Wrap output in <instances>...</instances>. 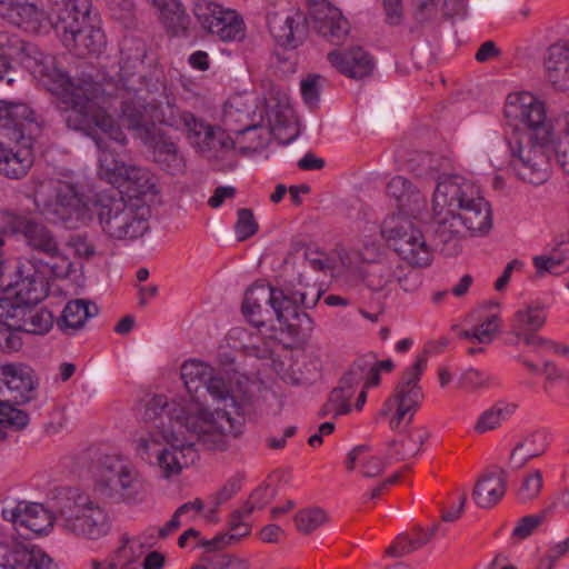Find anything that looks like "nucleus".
Instances as JSON below:
<instances>
[{
	"label": "nucleus",
	"mask_w": 569,
	"mask_h": 569,
	"mask_svg": "<svg viewBox=\"0 0 569 569\" xmlns=\"http://www.w3.org/2000/svg\"><path fill=\"white\" fill-rule=\"evenodd\" d=\"M96 315L97 308L91 302L83 299L71 300L64 306L58 327L63 332L73 333Z\"/></svg>",
	"instance_id": "obj_35"
},
{
	"label": "nucleus",
	"mask_w": 569,
	"mask_h": 569,
	"mask_svg": "<svg viewBox=\"0 0 569 569\" xmlns=\"http://www.w3.org/2000/svg\"><path fill=\"white\" fill-rule=\"evenodd\" d=\"M57 526L67 535L98 540L110 531L107 510L90 496L69 491L57 513Z\"/></svg>",
	"instance_id": "obj_9"
},
{
	"label": "nucleus",
	"mask_w": 569,
	"mask_h": 569,
	"mask_svg": "<svg viewBox=\"0 0 569 569\" xmlns=\"http://www.w3.org/2000/svg\"><path fill=\"white\" fill-rule=\"evenodd\" d=\"M332 256L338 263L337 269H335L336 276L359 272L365 260L359 250L345 247L336 248Z\"/></svg>",
	"instance_id": "obj_42"
},
{
	"label": "nucleus",
	"mask_w": 569,
	"mask_h": 569,
	"mask_svg": "<svg viewBox=\"0 0 569 569\" xmlns=\"http://www.w3.org/2000/svg\"><path fill=\"white\" fill-rule=\"evenodd\" d=\"M183 126L187 139L201 157L208 160H220L234 148V141L220 127L184 112Z\"/></svg>",
	"instance_id": "obj_15"
},
{
	"label": "nucleus",
	"mask_w": 569,
	"mask_h": 569,
	"mask_svg": "<svg viewBox=\"0 0 569 569\" xmlns=\"http://www.w3.org/2000/svg\"><path fill=\"white\" fill-rule=\"evenodd\" d=\"M214 368L200 360L191 359L184 361L180 368V377L186 389L191 395L206 386L211 378Z\"/></svg>",
	"instance_id": "obj_39"
},
{
	"label": "nucleus",
	"mask_w": 569,
	"mask_h": 569,
	"mask_svg": "<svg viewBox=\"0 0 569 569\" xmlns=\"http://www.w3.org/2000/svg\"><path fill=\"white\" fill-rule=\"evenodd\" d=\"M323 78L319 74H309L301 81V93L309 106H316L319 101V92Z\"/></svg>",
	"instance_id": "obj_54"
},
{
	"label": "nucleus",
	"mask_w": 569,
	"mask_h": 569,
	"mask_svg": "<svg viewBox=\"0 0 569 569\" xmlns=\"http://www.w3.org/2000/svg\"><path fill=\"white\" fill-rule=\"evenodd\" d=\"M351 396L352 393L345 390V387L333 389L330 393L329 401L325 407L323 415L332 412L335 417H338L340 415L348 413L350 411L349 399Z\"/></svg>",
	"instance_id": "obj_47"
},
{
	"label": "nucleus",
	"mask_w": 569,
	"mask_h": 569,
	"mask_svg": "<svg viewBox=\"0 0 569 569\" xmlns=\"http://www.w3.org/2000/svg\"><path fill=\"white\" fill-rule=\"evenodd\" d=\"M393 270L387 263L372 264L366 271L367 286L373 291H382L391 282Z\"/></svg>",
	"instance_id": "obj_43"
},
{
	"label": "nucleus",
	"mask_w": 569,
	"mask_h": 569,
	"mask_svg": "<svg viewBox=\"0 0 569 569\" xmlns=\"http://www.w3.org/2000/svg\"><path fill=\"white\" fill-rule=\"evenodd\" d=\"M0 130L6 131L7 140H16L22 134L32 137L40 126L28 104L0 101Z\"/></svg>",
	"instance_id": "obj_25"
},
{
	"label": "nucleus",
	"mask_w": 569,
	"mask_h": 569,
	"mask_svg": "<svg viewBox=\"0 0 569 569\" xmlns=\"http://www.w3.org/2000/svg\"><path fill=\"white\" fill-rule=\"evenodd\" d=\"M3 231L7 233H22L27 243L34 250L47 254V260L51 263L61 262V258H69L62 252L56 239L41 223L28 220L27 218L7 212L3 214Z\"/></svg>",
	"instance_id": "obj_18"
},
{
	"label": "nucleus",
	"mask_w": 569,
	"mask_h": 569,
	"mask_svg": "<svg viewBox=\"0 0 569 569\" xmlns=\"http://www.w3.org/2000/svg\"><path fill=\"white\" fill-rule=\"evenodd\" d=\"M305 258L309 264L317 271L331 272L335 274L338 263L333 260V256H328L317 249L307 248L305 250Z\"/></svg>",
	"instance_id": "obj_51"
},
{
	"label": "nucleus",
	"mask_w": 569,
	"mask_h": 569,
	"mask_svg": "<svg viewBox=\"0 0 569 569\" xmlns=\"http://www.w3.org/2000/svg\"><path fill=\"white\" fill-rule=\"evenodd\" d=\"M503 112L516 122L506 137L510 170L526 183L542 184L549 178L548 150L552 142L545 102L529 92H515L507 97Z\"/></svg>",
	"instance_id": "obj_1"
},
{
	"label": "nucleus",
	"mask_w": 569,
	"mask_h": 569,
	"mask_svg": "<svg viewBox=\"0 0 569 569\" xmlns=\"http://www.w3.org/2000/svg\"><path fill=\"white\" fill-rule=\"evenodd\" d=\"M93 491L101 498L131 501L138 492L139 470L120 457H104L91 467Z\"/></svg>",
	"instance_id": "obj_10"
},
{
	"label": "nucleus",
	"mask_w": 569,
	"mask_h": 569,
	"mask_svg": "<svg viewBox=\"0 0 569 569\" xmlns=\"http://www.w3.org/2000/svg\"><path fill=\"white\" fill-rule=\"evenodd\" d=\"M330 521V516L320 507L311 506L300 509L293 517L297 531L310 536Z\"/></svg>",
	"instance_id": "obj_40"
},
{
	"label": "nucleus",
	"mask_w": 569,
	"mask_h": 569,
	"mask_svg": "<svg viewBox=\"0 0 569 569\" xmlns=\"http://www.w3.org/2000/svg\"><path fill=\"white\" fill-rule=\"evenodd\" d=\"M169 96L170 94L168 92L167 81H166L163 71L156 70L147 86V94L144 96V103H147V99H151L152 97H157L158 99H163Z\"/></svg>",
	"instance_id": "obj_59"
},
{
	"label": "nucleus",
	"mask_w": 569,
	"mask_h": 569,
	"mask_svg": "<svg viewBox=\"0 0 569 569\" xmlns=\"http://www.w3.org/2000/svg\"><path fill=\"white\" fill-rule=\"evenodd\" d=\"M517 406L513 403H497L491 408L485 410L478 418L475 425V431L485 433L497 429L502 420L516 412Z\"/></svg>",
	"instance_id": "obj_41"
},
{
	"label": "nucleus",
	"mask_w": 569,
	"mask_h": 569,
	"mask_svg": "<svg viewBox=\"0 0 569 569\" xmlns=\"http://www.w3.org/2000/svg\"><path fill=\"white\" fill-rule=\"evenodd\" d=\"M547 320L546 307L539 302H531L519 308L511 319L512 333L521 339L527 346L543 343L541 338L536 337Z\"/></svg>",
	"instance_id": "obj_27"
},
{
	"label": "nucleus",
	"mask_w": 569,
	"mask_h": 569,
	"mask_svg": "<svg viewBox=\"0 0 569 569\" xmlns=\"http://www.w3.org/2000/svg\"><path fill=\"white\" fill-rule=\"evenodd\" d=\"M4 520L11 522L17 530H26L24 535L48 533L54 522L52 513L42 505L28 501H19L6 506L2 509Z\"/></svg>",
	"instance_id": "obj_20"
},
{
	"label": "nucleus",
	"mask_w": 569,
	"mask_h": 569,
	"mask_svg": "<svg viewBox=\"0 0 569 569\" xmlns=\"http://www.w3.org/2000/svg\"><path fill=\"white\" fill-rule=\"evenodd\" d=\"M98 84L84 82L82 90L70 96L63 103V118L70 129L82 131L91 137L100 150L98 160L99 176L117 188L123 187L132 176L133 169L126 167L114 154L110 143L123 144L126 137L120 127L99 104Z\"/></svg>",
	"instance_id": "obj_3"
},
{
	"label": "nucleus",
	"mask_w": 569,
	"mask_h": 569,
	"mask_svg": "<svg viewBox=\"0 0 569 569\" xmlns=\"http://www.w3.org/2000/svg\"><path fill=\"white\" fill-rule=\"evenodd\" d=\"M149 465L166 480L179 477L182 470L192 465L197 452L192 443H169L161 446L156 440L144 442Z\"/></svg>",
	"instance_id": "obj_17"
},
{
	"label": "nucleus",
	"mask_w": 569,
	"mask_h": 569,
	"mask_svg": "<svg viewBox=\"0 0 569 569\" xmlns=\"http://www.w3.org/2000/svg\"><path fill=\"white\" fill-rule=\"evenodd\" d=\"M53 560L40 548L19 541H0V569H54Z\"/></svg>",
	"instance_id": "obj_22"
},
{
	"label": "nucleus",
	"mask_w": 569,
	"mask_h": 569,
	"mask_svg": "<svg viewBox=\"0 0 569 569\" xmlns=\"http://www.w3.org/2000/svg\"><path fill=\"white\" fill-rule=\"evenodd\" d=\"M1 379L16 399L29 401L36 388L31 368L22 363H9L0 368Z\"/></svg>",
	"instance_id": "obj_31"
},
{
	"label": "nucleus",
	"mask_w": 569,
	"mask_h": 569,
	"mask_svg": "<svg viewBox=\"0 0 569 569\" xmlns=\"http://www.w3.org/2000/svg\"><path fill=\"white\" fill-rule=\"evenodd\" d=\"M328 60L340 73L352 79L368 77L373 69L370 56L360 47L331 51Z\"/></svg>",
	"instance_id": "obj_30"
},
{
	"label": "nucleus",
	"mask_w": 569,
	"mask_h": 569,
	"mask_svg": "<svg viewBox=\"0 0 569 569\" xmlns=\"http://www.w3.org/2000/svg\"><path fill=\"white\" fill-rule=\"evenodd\" d=\"M387 193L396 201L399 212L403 217H418L427 207L421 191L407 178L393 177L387 184Z\"/></svg>",
	"instance_id": "obj_28"
},
{
	"label": "nucleus",
	"mask_w": 569,
	"mask_h": 569,
	"mask_svg": "<svg viewBox=\"0 0 569 569\" xmlns=\"http://www.w3.org/2000/svg\"><path fill=\"white\" fill-rule=\"evenodd\" d=\"M144 204H147L150 216L164 204L162 188L156 177L144 180Z\"/></svg>",
	"instance_id": "obj_50"
},
{
	"label": "nucleus",
	"mask_w": 569,
	"mask_h": 569,
	"mask_svg": "<svg viewBox=\"0 0 569 569\" xmlns=\"http://www.w3.org/2000/svg\"><path fill=\"white\" fill-rule=\"evenodd\" d=\"M543 518V513L530 515L521 518L513 529L512 536L518 539H526L541 525Z\"/></svg>",
	"instance_id": "obj_62"
},
{
	"label": "nucleus",
	"mask_w": 569,
	"mask_h": 569,
	"mask_svg": "<svg viewBox=\"0 0 569 569\" xmlns=\"http://www.w3.org/2000/svg\"><path fill=\"white\" fill-rule=\"evenodd\" d=\"M134 542L126 543L118 551L113 560L92 561V569H120L127 563V560L132 556Z\"/></svg>",
	"instance_id": "obj_60"
},
{
	"label": "nucleus",
	"mask_w": 569,
	"mask_h": 569,
	"mask_svg": "<svg viewBox=\"0 0 569 569\" xmlns=\"http://www.w3.org/2000/svg\"><path fill=\"white\" fill-rule=\"evenodd\" d=\"M22 66L31 71L52 94L62 103H68L70 96L82 90L84 82L71 81L56 66V59L43 54L28 44L18 33L10 30L0 31V79H4L3 70Z\"/></svg>",
	"instance_id": "obj_5"
},
{
	"label": "nucleus",
	"mask_w": 569,
	"mask_h": 569,
	"mask_svg": "<svg viewBox=\"0 0 569 569\" xmlns=\"http://www.w3.org/2000/svg\"><path fill=\"white\" fill-rule=\"evenodd\" d=\"M393 278L397 279L400 288L405 292H415L421 286V277L420 273L412 269H405L402 267H398L396 271H393Z\"/></svg>",
	"instance_id": "obj_53"
},
{
	"label": "nucleus",
	"mask_w": 569,
	"mask_h": 569,
	"mask_svg": "<svg viewBox=\"0 0 569 569\" xmlns=\"http://www.w3.org/2000/svg\"><path fill=\"white\" fill-rule=\"evenodd\" d=\"M545 70L549 83L556 90L569 88V46L555 43L549 47L545 60Z\"/></svg>",
	"instance_id": "obj_32"
},
{
	"label": "nucleus",
	"mask_w": 569,
	"mask_h": 569,
	"mask_svg": "<svg viewBox=\"0 0 569 569\" xmlns=\"http://www.w3.org/2000/svg\"><path fill=\"white\" fill-rule=\"evenodd\" d=\"M441 226L435 227V237L441 243L463 237L487 234L492 227V211L489 202L480 194L472 197L451 219Z\"/></svg>",
	"instance_id": "obj_12"
},
{
	"label": "nucleus",
	"mask_w": 569,
	"mask_h": 569,
	"mask_svg": "<svg viewBox=\"0 0 569 569\" xmlns=\"http://www.w3.org/2000/svg\"><path fill=\"white\" fill-rule=\"evenodd\" d=\"M33 163L32 137L22 134L16 140H0V174L19 180L28 174Z\"/></svg>",
	"instance_id": "obj_19"
},
{
	"label": "nucleus",
	"mask_w": 569,
	"mask_h": 569,
	"mask_svg": "<svg viewBox=\"0 0 569 569\" xmlns=\"http://www.w3.org/2000/svg\"><path fill=\"white\" fill-rule=\"evenodd\" d=\"M29 422V416L21 409L7 402H0V428L21 429Z\"/></svg>",
	"instance_id": "obj_45"
},
{
	"label": "nucleus",
	"mask_w": 569,
	"mask_h": 569,
	"mask_svg": "<svg viewBox=\"0 0 569 569\" xmlns=\"http://www.w3.org/2000/svg\"><path fill=\"white\" fill-rule=\"evenodd\" d=\"M37 210L52 222L77 228L90 219L88 206L77 193L72 181L58 177H32L27 183Z\"/></svg>",
	"instance_id": "obj_7"
},
{
	"label": "nucleus",
	"mask_w": 569,
	"mask_h": 569,
	"mask_svg": "<svg viewBox=\"0 0 569 569\" xmlns=\"http://www.w3.org/2000/svg\"><path fill=\"white\" fill-rule=\"evenodd\" d=\"M310 16L317 31L332 42L339 43L348 34L347 20L343 19L340 10L329 2L321 0L312 3Z\"/></svg>",
	"instance_id": "obj_29"
},
{
	"label": "nucleus",
	"mask_w": 569,
	"mask_h": 569,
	"mask_svg": "<svg viewBox=\"0 0 569 569\" xmlns=\"http://www.w3.org/2000/svg\"><path fill=\"white\" fill-rule=\"evenodd\" d=\"M367 371V361L359 359L356 361L348 373L341 379L340 387H345V390H349L353 385H357L361 379L365 378Z\"/></svg>",
	"instance_id": "obj_63"
},
{
	"label": "nucleus",
	"mask_w": 569,
	"mask_h": 569,
	"mask_svg": "<svg viewBox=\"0 0 569 569\" xmlns=\"http://www.w3.org/2000/svg\"><path fill=\"white\" fill-rule=\"evenodd\" d=\"M413 18L423 23L432 20L437 14L436 0H411Z\"/></svg>",
	"instance_id": "obj_61"
},
{
	"label": "nucleus",
	"mask_w": 569,
	"mask_h": 569,
	"mask_svg": "<svg viewBox=\"0 0 569 569\" xmlns=\"http://www.w3.org/2000/svg\"><path fill=\"white\" fill-rule=\"evenodd\" d=\"M63 46L79 52H98L104 44L100 28L90 24L88 0H66L47 17Z\"/></svg>",
	"instance_id": "obj_8"
},
{
	"label": "nucleus",
	"mask_w": 569,
	"mask_h": 569,
	"mask_svg": "<svg viewBox=\"0 0 569 569\" xmlns=\"http://www.w3.org/2000/svg\"><path fill=\"white\" fill-rule=\"evenodd\" d=\"M149 158L161 170L170 173H181L186 168V159L177 143L161 130H154L144 139Z\"/></svg>",
	"instance_id": "obj_26"
},
{
	"label": "nucleus",
	"mask_w": 569,
	"mask_h": 569,
	"mask_svg": "<svg viewBox=\"0 0 569 569\" xmlns=\"http://www.w3.org/2000/svg\"><path fill=\"white\" fill-rule=\"evenodd\" d=\"M426 358L418 357L415 363L403 375L402 381L397 388L393 400H389L387 406L391 407L392 402L397 403V411L390 419L391 429H397L407 413L415 410L420 403L423 395L418 387L420 376L426 367Z\"/></svg>",
	"instance_id": "obj_21"
},
{
	"label": "nucleus",
	"mask_w": 569,
	"mask_h": 569,
	"mask_svg": "<svg viewBox=\"0 0 569 569\" xmlns=\"http://www.w3.org/2000/svg\"><path fill=\"white\" fill-rule=\"evenodd\" d=\"M349 471L359 470L363 478H376L385 468L383 461L369 452V447L358 446L353 448L347 456L346 461Z\"/></svg>",
	"instance_id": "obj_38"
},
{
	"label": "nucleus",
	"mask_w": 569,
	"mask_h": 569,
	"mask_svg": "<svg viewBox=\"0 0 569 569\" xmlns=\"http://www.w3.org/2000/svg\"><path fill=\"white\" fill-rule=\"evenodd\" d=\"M478 192V187L461 176L442 177L432 196L433 228L445 226L448 219H451Z\"/></svg>",
	"instance_id": "obj_14"
},
{
	"label": "nucleus",
	"mask_w": 569,
	"mask_h": 569,
	"mask_svg": "<svg viewBox=\"0 0 569 569\" xmlns=\"http://www.w3.org/2000/svg\"><path fill=\"white\" fill-rule=\"evenodd\" d=\"M459 383L470 391H478L489 388L491 378L477 368H469L462 372Z\"/></svg>",
	"instance_id": "obj_49"
},
{
	"label": "nucleus",
	"mask_w": 569,
	"mask_h": 569,
	"mask_svg": "<svg viewBox=\"0 0 569 569\" xmlns=\"http://www.w3.org/2000/svg\"><path fill=\"white\" fill-rule=\"evenodd\" d=\"M543 485L542 473L539 470L528 472L517 491V497L522 502L538 498Z\"/></svg>",
	"instance_id": "obj_44"
},
{
	"label": "nucleus",
	"mask_w": 569,
	"mask_h": 569,
	"mask_svg": "<svg viewBox=\"0 0 569 569\" xmlns=\"http://www.w3.org/2000/svg\"><path fill=\"white\" fill-rule=\"evenodd\" d=\"M201 27L221 41H240L246 36L241 16L211 1H199L193 9Z\"/></svg>",
	"instance_id": "obj_16"
},
{
	"label": "nucleus",
	"mask_w": 569,
	"mask_h": 569,
	"mask_svg": "<svg viewBox=\"0 0 569 569\" xmlns=\"http://www.w3.org/2000/svg\"><path fill=\"white\" fill-rule=\"evenodd\" d=\"M555 152L558 163L569 174V114L566 118L562 133L558 138Z\"/></svg>",
	"instance_id": "obj_55"
},
{
	"label": "nucleus",
	"mask_w": 569,
	"mask_h": 569,
	"mask_svg": "<svg viewBox=\"0 0 569 569\" xmlns=\"http://www.w3.org/2000/svg\"><path fill=\"white\" fill-rule=\"evenodd\" d=\"M273 497L274 490L269 485L258 487L244 503V512L252 513L256 509H263Z\"/></svg>",
	"instance_id": "obj_52"
},
{
	"label": "nucleus",
	"mask_w": 569,
	"mask_h": 569,
	"mask_svg": "<svg viewBox=\"0 0 569 569\" xmlns=\"http://www.w3.org/2000/svg\"><path fill=\"white\" fill-rule=\"evenodd\" d=\"M322 290L316 283L306 281L303 274L288 281L281 287L254 284L247 292L242 303V312L249 322L257 327L272 325L273 317L280 328L291 336L311 329V319L299 308L311 309L317 306Z\"/></svg>",
	"instance_id": "obj_4"
},
{
	"label": "nucleus",
	"mask_w": 569,
	"mask_h": 569,
	"mask_svg": "<svg viewBox=\"0 0 569 569\" xmlns=\"http://www.w3.org/2000/svg\"><path fill=\"white\" fill-rule=\"evenodd\" d=\"M184 112H179L170 96L163 99L152 97L144 103V114L147 113L153 123L158 122L176 129L182 128Z\"/></svg>",
	"instance_id": "obj_36"
},
{
	"label": "nucleus",
	"mask_w": 569,
	"mask_h": 569,
	"mask_svg": "<svg viewBox=\"0 0 569 569\" xmlns=\"http://www.w3.org/2000/svg\"><path fill=\"white\" fill-rule=\"evenodd\" d=\"M542 446L535 447L533 440H525L519 442L510 453V461L516 468H522L531 458L539 457L543 453Z\"/></svg>",
	"instance_id": "obj_46"
},
{
	"label": "nucleus",
	"mask_w": 569,
	"mask_h": 569,
	"mask_svg": "<svg viewBox=\"0 0 569 569\" xmlns=\"http://www.w3.org/2000/svg\"><path fill=\"white\" fill-rule=\"evenodd\" d=\"M251 513L244 512V507L242 509L234 510L229 520L230 528V540H238L241 537H246L250 533V526L244 521L247 517Z\"/></svg>",
	"instance_id": "obj_57"
},
{
	"label": "nucleus",
	"mask_w": 569,
	"mask_h": 569,
	"mask_svg": "<svg viewBox=\"0 0 569 569\" xmlns=\"http://www.w3.org/2000/svg\"><path fill=\"white\" fill-rule=\"evenodd\" d=\"M382 233L393 250L412 267H427L432 251L421 230L408 217L393 214L383 222Z\"/></svg>",
	"instance_id": "obj_11"
},
{
	"label": "nucleus",
	"mask_w": 569,
	"mask_h": 569,
	"mask_svg": "<svg viewBox=\"0 0 569 569\" xmlns=\"http://www.w3.org/2000/svg\"><path fill=\"white\" fill-rule=\"evenodd\" d=\"M73 271L74 263L68 258L54 263L36 257L20 259L13 280L0 289V317L6 315V309L38 305L48 296L51 279H66Z\"/></svg>",
	"instance_id": "obj_6"
},
{
	"label": "nucleus",
	"mask_w": 569,
	"mask_h": 569,
	"mask_svg": "<svg viewBox=\"0 0 569 569\" xmlns=\"http://www.w3.org/2000/svg\"><path fill=\"white\" fill-rule=\"evenodd\" d=\"M258 227V222L250 209L243 208L238 211L234 230L239 241H244L256 234Z\"/></svg>",
	"instance_id": "obj_48"
},
{
	"label": "nucleus",
	"mask_w": 569,
	"mask_h": 569,
	"mask_svg": "<svg viewBox=\"0 0 569 569\" xmlns=\"http://www.w3.org/2000/svg\"><path fill=\"white\" fill-rule=\"evenodd\" d=\"M506 493V480L502 473L481 476L473 488L472 499L480 508L496 506Z\"/></svg>",
	"instance_id": "obj_34"
},
{
	"label": "nucleus",
	"mask_w": 569,
	"mask_h": 569,
	"mask_svg": "<svg viewBox=\"0 0 569 569\" xmlns=\"http://www.w3.org/2000/svg\"><path fill=\"white\" fill-rule=\"evenodd\" d=\"M151 4L158 10L159 19L167 30L178 36L186 33L189 26V16L177 0H150Z\"/></svg>",
	"instance_id": "obj_37"
},
{
	"label": "nucleus",
	"mask_w": 569,
	"mask_h": 569,
	"mask_svg": "<svg viewBox=\"0 0 569 569\" xmlns=\"http://www.w3.org/2000/svg\"><path fill=\"white\" fill-rule=\"evenodd\" d=\"M306 22V17L300 12H296L283 20L278 21L274 19L270 22L269 27L271 33L281 46L295 48L307 34Z\"/></svg>",
	"instance_id": "obj_33"
},
{
	"label": "nucleus",
	"mask_w": 569,
	"mask_h": 569,
	"mask_svg": "<svg viewBox=\"0 0 569 569\" xmlns=\"http://www.w3.org/2000/svg\"><path fill=\"white\" fill-rule=\"evenodd\" d=\"M0 16L30 32H39L47 27L40 0H0Z\"/></svg>",
	"instance_id": "obj_24"
},
{
	"label": "nucleus",
	"mask_w": 569,
	"mask_h": 569,
	"mask_svg": "<svg viewBox=\"0 0 569 569\" xmlns=\"http://www.w3.org/2000/svg\"><path fill=\"white\" fill-rule=\"evenodd\" d=\"M566 259L563 251L553 250L551 254L535 257L533 264L539 273L555 272Z\"/></svg>",
	"instance_id": "obj_56"
},
{
	"label": "nucleus",
	"mask_w": 569,
	"mask_h": 569,
	"mask_svg": "<svg viewBox=\"0 0 569 569\" xmlns=\"http://www.w3.org/2000/svg\"><path fill=\"white\" fill-rule=\"evenodd\" d=\"M499 329V318L493 315L488 317L473 330V338L480 343H489Z\"/></svg>",
	"instance_id": "obj_58"
},
{
	"label": "nucleus",
	"mask_w": 569,
	"mask_h": 569,
	"mask_svg": "<svg viewBox=\"0 0 569 569\" xmlns=\"http://www.w3.org/2000/svg\"><path fill=\"white\" fill-rule=\"evenodd\" d=\"M240 490V479H229L214 495V510L229 499H231Z\"/></svg>",
	"instance_id": "obj_64"
},
{
	"label": "nucleus",
	"mask_w": 569,
	"mask_h": 569,
	"mask_svg": "<svg viewBox=\"0 0 569 569\" xmlns=\"http://www.w3.org/2000/svg\"><path fill=\"white\" fill-rule=\"evenodd\" d=\"M266 112V107L261 109L260 112V121L257 123H251L244 126L242 129L238 130V143H240V151L242 153H254L264 149L269 141L270 136L273 134L276 139L280 140L282 143H289L293 140L298 130L296 127H292V132L289 137L282 138L281 136V123L280 120H277L276 123H272L270 119H268L267 127L263 126V113Z\"/></svg>",
	"instance_id": "obj_23"
},
{
	"label": "nucleus",
	"mask_w": 569,
	"mask_h": 569,
	"mask_svg": "<svg viewBox=\"0 0 569 569\" xmlns=\"http://www.w3.org/2000/svg\"><path fill=\"white\" fill-rule=\"evenodd\" d=\"M204 387L222 408L210 411L192 397L189 407H181L180 412L172 408L171 413L178 420H182L187 430L202 442L214 449H224L230 439L238 438L243 431L242 417L252 402L250 383L246 379L228 388L224 380L213 370Z\"/></svg>",
	"instance_id": "obj_2"
},
{
	"label": "nucleus",
	"mask_w": 569,
	"mask_h": 569,
	"mask_svg": "<svg viewBox=\"0 0 569 569\" xmlns=\"http://www.w3.org/2000/svg\"><path fill=\"white\" fill-rule=\"evenodd\" d=\"M0 320V351L18 350L22 342L19 332L47 333L53 325L52 313L47 309L33 310L32 307L6 309Z\"/></svg>",
	"instance_id": "obj_13"
}]
</instances>
